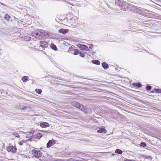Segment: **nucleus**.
<instances>
[{"instance_id": "bb28decb", "label": "nucleus", "mask_w": 161, "mask_h": 161, "mask_svg": "<svg viewBox=\"0 0 161 161\" xmlns=\"http://www.w3.org/2000/svg\"><path fill=\"white\" fill-rule=\"evenodd\" d=\"M151 89V86H147L146 87V89L147 90H150Z\"/></svg>"}, {"instance_id": "4468645a", "label": "nucleus", "mask_w": 161, "mask_h": 161, "mask_svg": "<svg viewBox=\"0 0 161 161\" xmlns=\"http://www.w3.org/2000/svg\"><path fill=\"white\" fill-rule=\"evenodd\" d=\"M92 62L95 64H96L97 65H99L100 64V62L97 60H92Z\"/></svg>"}, {"instance_id": "f8f14e48", "label": "nucleus", "mask_w": 161, "mask_h": 161, "mask_svg": "<svg viewBox=\"0 0 161 161\" xmlns=\"http://www.w3.org/2000/svg\"><path fill=\"white\" fill-rule=\"evenodd\" d=\"M69 31L68 29H61L58 30V32L64 34H66Z\"/></svg>"}, {"instance_id": "b1692460", "label": "nucleus", "mask_w": 161, "mask_h": 161, "mask_svg": "<svg viewBox=\"0 0 161 161\" xmlns=\"http://www.w3.org/2000/svg\"><path fill=\"white\" fill-rule=\"evenodd\" d=\"M79 52L77 50H75L73 54L75 55H77L79 54Z\"/></svg>"}, {"instance_id": "7c9ffc66", "label": "nucleus", "mask_w": 161, "mask_h": 161, "mask_svg": "<svg viewBox=\"0 0 161 161\" xmlns=\"http://www.w3.org/2000/svg\"><path fill=\"white\" fill-rule=\"evenodd\" d=\"M89 48L90 49H92V45L90 44H89Z\"/></svg>"}, {"instance_id": "cd10ccee", "label": "nucleus", "mask_w": 161, "mask_h": 161, "mask_svg": "<svg viewBox=\"0 0 161 161\" xmlns=\"http://www.w3.org/2000/svg\"><path fill=\"white\" fill-rule=\"evenodd\" d=\"M79 54H80V56L82 58H84L85 57V55L83 53H79Z\"/></svg>"}, {"instance_id": "393cba45", "label": "nucleus", "mask_w": 161, "mask_h": 161, "mask_svg": "<svg viewBox=\"0 0 161 161\" xmlns=\"http://www.w3.org/2000/svg\"><path fill=\"white\" fill-rule=\"evenodd\" d=\"M36 92L39 94L42 92V91L41 89H36Z\"/></svg>"}, {"instance_id": "1a4fd4ad", "label": "nucleus", "mask_w": 161, "mask_h": 161, "mask_svg": "<svg viewBox=\"0 0 161 161\" xmlns=\"http://www.w3.org/2000/svg\"><path fill=\"white\" fill-rule=\"evenodd\" d=\"M55 143V141L54 140H49L47 144V148L53 146Z\"/></svg>"}, {"instance_id": "f257e3e1", "label": "nucleus", "mask_w": 161, "mask_h": 161, "mask_svg": "<svg viewBox=\"0 0 161 161\" xmlns=\"http://www.w3.org/2000/svg\"><path fill=\"white\" fill-rule=\"evenodd\" d=\"M72 104L74 106L79 108L83 112L86 113H89L91 112V109L90 108H87L85 106L81 105L78 103L76 102H73L72 103Z\"/></svg>"}, {"instance_id": "aec40b11", "label": "nucleus", "mask_w": 161, "mask_h": 161, "mask_svg": "<svg viewBox=\"0 0 161 161\" xmlns=\"http://www.w3.org/2000/svg\"><path fill=\"white\" fill-rule=\"evenodd\" d=\"M63 161H78L77 160L73 159L72 158H71L68 159H65L63 160Z\"/></svg>"}, {"instance_id": "f704fd0d", "label": "nucleus", "mask_w": 161, "mask_h": 161, "mask_svg": "<svg viewBox=\"0 0 161 161\" xmlns=\"http://www.w3.org/2000/svg\"><path fill=\"white\" fill-rule=\"evenodd\" d=\"M125 161H131V160H125Z\"/></svg>"}, {"instance_id": "9d476101", "label": "nucleus", "mask_w": 161, "mask_h": 161, "mask_svg": "<svg viewBox=\"0 0 161 161\" xmlns=\"http://www.w3.org/2000/svg\"><path fill=\"white\" fill-rule=\"evenodd\" d=\"M97 132L99 133H106V130L103 127H100L99 129L97 130Z\"/></svg>"}, {"instance_id": "20e7f679", "label": "nucleus", "mask_w": 161, "mask_h": 161, "mask_svg": "<svg viewBox=\"0 0 161 161\" xmlns=\"http://www.w3.org/2000/svg\"><path fill=\"white\" fill-rule=\"evenodd\" d=\"M32 154L36 158H39L42 156L40 151H37L36 150L34 149L31 151Z\"/></svg>"}, {"instance_id": "9b49d317", "label": "nucleus", "mask_w": 161, "mask_h": 161, "mask_svg": "<svg viewBox=\"0 0 161 161\" xmlns=\"http://www.w3.org/2000/svg\"><path fill=\"white\" fill-rule=\"evenodd\" d=\"M40 126L42 128H45L49 127V125L47 122H42L40 124Z\"/></svg>"}, {"instance_id": "423d86ee", "label": "nucleus", "mask_w": 161, "mask_h": 161, "mask_svg": "<svg viewBox=\"0 0 161 161\" xmlns=\"http://www.w3.org/2000/svg\"><path fill=\"white\" fill-rule=\"evenodd\" d=\"M7 150L8 152L13 153H16L17 149L15 146H10L7 147Z\"/></svg>"}, {"instance_id": "6e6552de", "label": "nucleus", "mask_w": 161, "mask_h": 161, "mask_svg": "<svg viewBox=\"0 0 161 161\" xmlns=\"http://www.w3.org/2000/svg\"><path fill=\"white\" fill-rule=\"evenodd\" d=\"M39 45L40 46L43 48L47 47L48 46V43L45 41H41L40 42Z\"/></svg>"}, {"instance_id": "f03ea898", "label": "nucleus", "mask_w": 161, "mask_h": 161, "mask_svg": "<svg viewBox=\"0 0 161 161\" xmlns=\"http://www.w3.org/2000/svg\"><path fill=\"white\" fill-rule=\"evenodd\" d=\"M115 3L116 5L117 6H119L120 9L125 11H126L127 8L125 6L126 4L125 2H123L121 1H118L116 2Z\"/></svg>"}, {"instance_id": "7ed1b4c3", "label": "nucleus", "mask_w": 161, "mask_h": 161, "mask_svg": "<svg viewBox=\"0 0 161 161\" xmlns=\"http://www.w3.org/2000/svg\"><path fill=\"white\" fill-rule=\"evenodd\" d=\"M41 33L40 30H37L33 31L31 34V35L33 37H34L38 39H41Z\"/></svg>"}, {"instance_id": "473e14b6", "label": "nucleus", "mask_w": 161, "mask_h": 161, "mask_svg": "<svg viewBox=\"0 0 161 161\" xmlns=\"http://www.w3.org/2000/svg\"><path fill=\"white\" fill-rule=\"evenodd\" d=\"M19 137H20V136L19 135L16 134V137H17V138H19Z\"/></svg>"}, {"instance_id": "6ab92c4d", "label": "nucleus", "mask_w": 161, "mask_h": 161, "mask_svg": "<svg viewBox=\"0 0 161 161\" xmlns=\"http://www.w3.org/2000/svg\"><path fill=\"white\" fill-rule=\"evenodd\" d=\"M141 147H145L147 146V144L144 142H142L140 144Z\"/></svg>"}, {"instance_id": "f3484780", "label": "nucleus", "mask_w": 161, "mask_h": 161, "mask_svg": "<svg viewBox=\"0 0 161 161\" xmlns=\"http://www.w3.org/2000/svg\"><path fill=\"white\" fill-rule=\"evenodd\" d=\"M115 153H116L121 154L122 153V151L120 149H117L115 150Z\"/></svg>"}, {"instance_id": "c85d7f7f", "label": "nucleus", "mask_w": 161, "mask_h": 161, "mask_svg": "<svg viewBox=\"0 0 161 161\" xmlns=\"http://www.w3.org/2000/svg\"><path fill=\"white\" fill-rule=\"evenodd\" d=\"M24 142V141H21V142H19V144L20 145H22L23 143Z\"/></svg>"}, {"instance_id": "412c9836", "label": "nucleus", "mask_w": 161, "mask_h": 161, "mask_svg": "<svg viewBox=\"0 0 161 161\" xmlns=\"http://www.w3.org/2000/svg\"><path fill=\"white\" fill-rule=\"evenodd\" d=\"M134 85L138 88H140L141 87L142 85L140 83L134 84Z\"/></svg>"}, {"instance_id": "4be33fe9", "label": "nucleus", "mask_w": 161, "mask_h": 161, "mask_svg": "<svg viewBox=\"0 0 161 161\" xmlns=\"http://www.w3.org/2000/svg\"><path fill=\"white\" fill-rule=\"evenodd\" d=\"M4 18L8 20H9L10 19V16L8 14H6L5 15Z\"/></svg>"}, {"instance_id": "2eb2a0df", "label": "nucleus", "mask_w": 161, "mask_h": 161, "mask_svg": "<svg viewBox=\"0 0 161 161\" xmlns=\"http://www.w3.org/2000/svg\"><path fill=\"white\" fill-rule=\"evenodd\" d=\"M50 46L54 50H56L57 49L56 46L53 43L51 44Z\"/></svg>"}, {"instance_id": "0eeeda50", "label": "nucleus", "mask_w": 161, "mask_h": 161, "mask_svg": "<svg viewBox=\"0 0 161 161\" xmlns=\"http://www.w3.org/2000/svg\"><path fill=\"white\" fill-rule=\"evenodd\" d=\"M78 47L82 50L86 51H88L89 50V47L85 45L80 44L78 45Z\"/></svg>"}, {"instance_id": "c756f323", "label": "nucleus", "mask_w": 161, "mask_h": 161, "mask_svg": "<svg viewBox=\"0 0 161 161\" xmlns=\"http://www.w3.org/2000/svg\"><path fill=\"white\" fill-rule=\"evenodd\" d=\"M145 158H149L150 159H151V157L149 156H146Z\"/></svg>"}, {"instance_id": "72a5a7b5", "label": "nucleus", "mask_w": 161, "mask_h": 161, "mask_svg": "<svg viewBox=\"0 0 161 161\" xmlns=\"http://www.w3.org/2000/svg\"><path fill=\"white\" fill-rule=\"evenodd\" d=\"M55 161H60V160L59 159H57V160H55Z\"/></svg>"}, {"instance_id": "ddd939ff", "label": "nucleus", "mask_w": 161, "mask_h": 161, "mask_svg": "<svg viewBox=\"0 0 161 161\" xmlns=\"http://www.w3.org/2000/svg\"><path fill=\"white\" fill-rule=\"evenodd\" d=\"M102 65L103 67L105 69H106L108 68V66L107 64L105 62H103L102 64Z\"/></svg>"}, {"instance_id": "dca6fc26", "label": "nucleus", "mask_w": 161, "mask_h": 161, "mask_svg": "<svg viewBox=\"0 0 161 161\" xmlns=\"http://www.w3.org/2000/svg\"><path fill=\"white\" fill-rule=\"evenodd\" d=\"M24 39L26 41H29L31 39V38L29 36H25Z\"/></svg>"}, {"instance_id": "a878e982", "label": "nucleus", "mask_w": 161, "mask_h": 161, "mask_svg": "<svg viewBox=\"0 0 161 161\" xmlns=\"http://www.w3.org/2000/svg\"><path fill=\"white\" fill-rule=\"evenodd\" d=\"M154 90L156 92L161 93V89H154Z\"/></svg>"}, {"instance_id": "2f4dec72", "label": "nucleus", "mask_w": 161, "mask_h": 161, "mask_svg": "<svg viewBox=\"0 0 161 161\" xmlns=\"http://www.w3.org/2000/svg\"><path fill=\"white\" fill-rule=\"evenodd\" d=\"M21 157H22V158H27V156H25L22 155L21 156Z\"/></svg>"}, {"instance_id": "39448f33", "label": "nucleus", "mask_w": 161, "mask_h": 161, "mask_svg": "<svg viewBox=\"0 0 161 161\" xmlns=\"http://www.w3.org/2000/svg\"><path fill=\"white\" fill-rule=\"evenodd\" d=\"M40 32H41V39L43 38H47L49 37V33L48 32L42 30H40Z\"/></svg>"}, {"instance_id": "a211bd4d", "label": "nucleus", "mask_w": 161, "mask_h": 161, "mask_svg": "<svg viewBox=\"0 0 161 161\" xmlns=\"http://www.w3.org/2000/svg\"><path fill=\"white\" fill-rule=\"evenodd\" d=\"M28 76H25L22 78V80L23 81L25 82L28 80Z\"/></svg>"}, {"instance_id": "5701e85b", "label": "nucleus", "mask_w": 161, "mask_h": 161, "mask_svg": "<svg viewBox=\"0 0 161 161\" xmlns=\"http://www.w3.org/2000/svg\"><path fill=\"white\" fill-rule=\"evenodd\" d=\"M36 137L37 138L40 139L42 136V135L41 134H36Z\"/></svg>"}]
</instances>
